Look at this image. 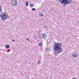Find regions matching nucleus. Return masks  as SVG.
Segmentation results:
<instances>
[{"instance_id": "nucleus-7", "label": "nucleus", "mask_w": 79, "mask_h": 79, "mask_svg": "<svg viewBox=\"0 0 79 79\" xmlns=\"http://www.w3.org/2000/svg\"><path fill=\"white\" fill-rule=\"evenodd\" d=\"M6 48H10V45H7L6 46Z\"/></svg>"}, {"instance_id": "nucleus-1", "label": "nucleus", "mask_w": 79, "mask_h": 79, "mask_svg": "<svg viewBox=\"0 0 79 79\" xmlns=\"http://www.w3.org/2000/svg\"><path fill=\"white\" fill-rule=\"evenodd\" d=\"M54 51H58V53H60L62 52V48H61V44L58 43H55L54 44Z\"/></svg>"}, {"instance_id": "nucleus-14", "label": "nucleus", "mask_w": 79, "mask_h": 79, "mask_svg": "<svg viewBox=\"0 0 79 79\" xmlns=\"http://www.w3.org/2000/svg\"><path fill=\"white\" fill-rule=\"evenodd\" d=\"M32 10H35V8H32Z\"/></svg>"}, {"instance_id": "nucleus-13", "label": "nucleus", "mask_w": 79, "mask_h": 79, "mask_svg": "<svg viewBox=\"0 0 79 79\" xmlns=\"http://www.w3.org/2000/svg\"><path fill=\"white\" fill-rule=\"evenodd\" d=\"M54 54L55 55H56H56H57V53L55 52Z\"/></svg>"}, {"instance_id": "nucleus-8", "label": "nucleus", "mask_w": 79, "mask_h": 79, "mask_svg": "<svg viewBox=\"0 0 79 79\" xmlns=\"http://www.w3.org/2000/svg\"><path fill=\"white\" fill-rule=\"evenodd\" d=\"M28 6V2L27 1L26 2V6Z\"/></svg>"}, {"instance_id": "nucleus-6", "label": "nucleus", "mask_w": 79, "mask_h": 79, "mask_svg": "<svg viewBox=\"0 0 79 79\" xmlns=\"http://www.w3.org/2000/svg\"><path fill=\"white\" fill-rule=\"evenodd\" d=\"M42 35L43 39H45L46 38V37H47V36L46 35V34L44 33L42 34Z\"/></svg>"}, {"instance_id": "nucleus-18", "label": "nucleus", "mask_w": 79, "mask_h": 79, "mask_svg": "<svg viewBox=\"0 0 79 79\" xmlns=\"http://www.w3.org/2000/svg\"><path fill=\"white\" fill-rule=\"evenodd\" d=\"M72 79H75L74 78H72Z\"/></svg>"}, {"instance_id": "nucleus-16", "label": "nucleus", "mask_w": 79, "mask_h": 79, "mask_svg": "<svg viewBox=\"0 0 79 79\" xmlns=\"http://www.w3.org/2000/svg\"><path fill=\"white\" fill-rule=\"evenodd\" d=\"M26 40H29L28 38H26Z\"/></svg>"}, {"instance_id": "nucleus-9", "label": "nucleus", "mask_w": 79, "mask_h": 79, "mask_svg": "<svg viewBox=\"0 0 79 79\" xmlns=\"http://www.w3.org/2000/svg\"><path fill=\"white\" fill-rule=\"evenodd\" d=\"M38 64H40V60H38V62H37Z\"/></svg>"}, {"instance_id": "nucleus-12", "label": "nucleus", "mask_w": 79, "mask_h": 79, "mask_svg": "<svg viewBox=\"0 0 79 79\" xmlns=\"http://www.w3.org/2000/svg\"><path fill=\"white\" fill-rule=\"evenodd\" d=\"M33 6V4H30V6L31 7H32V6Z\"/></svg>"}, {"instance_id": "nucleus-4", "label": "nucleus", "mask_w": 79, "mask_h": 79, "mask_svg": "<svg viewBox=\"0 0 79 79\" xmlns=\"http://www.w3.org/2000/svg\"><path fill=\"white\" fill-rule=\"evenodd\" d=\"M1 17L2 18V19L3 20L5 19L6 18V15H5V14H2L0 15Z\"/></svg>"}, {"instance_id": "nucleus-11", "label": "nucleus", "mask_w": 79, "mask_h": 79, "mask_svg": "<svg viewBox=\"0 0 79 79\" xmlns=\"http://www.w3.org/2000/svg\"><path fill=\"white\" fill-rule=\"evenodd\" d=\"M2 11V7L1 6H0V12L1 11Z\"/></svg>"}, {"instance_id": "nucleus-10", "label": "nucleus", "mask_w": 79, "mask_h": 79, "mask_svg": "<svg viewBox=\"0 0 79 79\" xmlns=\"http://www.w3.org/2000/svg\"><path fill=\"white\" fill-rule=\"evenodd\" d=\"M40 16H41V17H43V16H44L43 14H40Z\"/></svg>"}, {"instance_id": "nucleus-5", "label": "nucleus", "mask_w": 79, "mask_h": 79, "mask_svg": "<svg viewBox=\"0 0 79 79\" xmlns=\"http://www.w3.org/2000/svg\"><path fill=\"white\" fill-rule=\"evenodd\" d=\"M72 56L75 57H77V56H78V54L77 53H74L72 54Z\"/></svg>"}, {"instance_id": "nucleus-2", "label": "nucleus", "mask_w": 79, "mask_h": 79, "mask_svg": "<svg viewBox=\"0 0 79 79\" xmlns=\"http://www.w3.org/2000/svg\"><path fill=\"white\" fill-rule=\"evenodd\" d=\"M60 2H62L63 4H69L71 3V1L69 0H59Z\"/></svg>"}, {"instance_id": "nucleus-17", "label": "nucleus", "mask_w": 79, "mask_h": 79, "mask_svg": "<svg viewBox=\"0 0 79 79\" xmlns=\"http://www.w3.org/2000/svg\"><path fill=\"white\" fill-rule=\"evenodd\" d=\"M13 42H15V40H13Z\"/></svg>"}, {"instance_id": "nucleus-3", "label": "nucleus", "mask_w": 79, "mask_h": 79, "mask_svg": "<svg viewBox=\"0 0 79 79\" xmlns=\"http://www.w3.org/2000/svg\"><path fill=\"white\" fill-rule=\"evenodd\" d=\"M11 4L13 6H16L18 5V2L16 0H12L11 1Z\"/></svg>"}, {"instance_id": "nucleus-15", "label": "nucleus", "mask_w": 79, "mask_h": 79, "mask_svg": "<svg viewBox=\"0 0 79 79\" xmlns=\"http://www.w3.org/2000/svg\"><path fill=\"white\" fill-rule=\"evenodd\" d=\"M38 45H39V46H40L41 45V43H39L38 44Z\"/></svg>"}]
</instances>
